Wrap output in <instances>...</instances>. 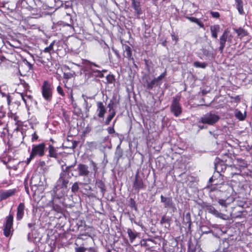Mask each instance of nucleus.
<instances>
[{
    "label": "nucleus",
    "instance_id": "nucleus-1",
    "mask_svg": "<svg viewBox=\"0 0 252 252\" xmlns=\"http://www.w3.org/2000/svg\"><path fill=\"white\" fill-rule=\"evenodd\" d=\"M215 168L216 172H214L212 177L209 180V183H211V187L210 188V195L212 196L213 192L216 190L219 189L221 187V186H223L225 188H228L229 189H231V188L229 187L227 184H224V180L223 176L220 173V172L222 171L223 170L226 169V166L224 165H222V163H215Z\"/></svg>",
    "mask_w": 252,
    "mask_h": 252
},
{
    "label": "nucleus",
    "instance_id": "nucleus-2",
    "mask_svg": "<svg viewBox=\"0 0 252 252\" xmlns=\"http://www.w3.org/2000/svg\"><path fill=\"white\" fill-rule=\"evenodd\" d=\"M45 144L41 143L38 145H33L30 157L27 160V164H28L31 160L35 156L41 157L44 155Z\"/></svg>",
    "mask_w": 252,
    "mask_h": 252
},
{
    "label": "nucleus",
    "instance_id": "nucleus-3",
    "mask_svg": "<svg viewBox=\"0 0 252 252\" xmlns=\"http://www.w3.org/2000/svg\"><path fill=\"white\" fill-rule=\"evenodd\" d=\"M76 170L78 172V176L84 177V182H80V185H88L90 183V180L88 178L90 173L88 166L84 164H79L77 165Z\"/></svg>",
    "mask_w": 252,
    "mask_h": 252
},
{
    "label": "nucleus",
    "instance_id": "nucleus-4",
    "mask_svg": "<svg viewBox=\"0 0 252 252\" xmlns=\"http://www.w3.org/2000/svg\"><path fill=\"white\" fill-rule=\"evenodd\" d=\"M42 94L44 98L48 101H50L52 98L53 89L52 86L47 81H44L41 87Z\"/></svg>",
    "mask_w": 252,
    "mask_h": 252
},
{
    "label": "nucleus",
    "instance_id": "nucleus-5",
    "mask_svg": "<svg viewBox=\"0 0 252 252\" xmlns=\"http://www.w3.org/2000/svg\"><path fill=\"white\" fill-rule=\"evenodd\" d=\"M220 119L219 115L214 113H209L204 115L200 118V122L203 124L213 125Z\"/></svg>",
    "mask_w": 252,
    "mask_h": 252
},
{
    "label": "nucleus",
    "instance_id": "nucleus-6",
    "mask_svg": "<svg viewBox=\"0 0 252 252\" xmlns=\"http://www.w3.org/2000/svg\"><path fill=\"white\" fill-rule=\"evenodd\" d=\"M171 112L176 117H179L182 113V108L177 98H174L170 106Z\"/></svg>",
    "mask_w": 252,
    "mask_h": 252
},
{
    "label": "nucleus",
    "instance_id": "nucleus-7",
    "mask_svg": "<svg viewBox=\"0 0 252 252\" xmlns=\"http://www.w3.org/2000/svg\"><path fill=\"white\" fill-rule=\"evenodd\" d=\"M71 176L67 173H60V177L57 181L56 185L62 188H67L69 180Z\"/></svg>",
    "mask_w": 252,
    "mask_h": 252
},
{
    "label": "nucleus",
    "instance_id": "nucleus-8",
    "mask_svg": "<svg viewBox=\"0 0 252 252\" xmlns=\"http://www.w3.org/2000/svg\"><path fill=\"white\" fill-rule=\"evenodd\" d=\"M161 202L164 203V207L170 208L173 212L177 210L175 204L173 202L171 197H164L163 195L160 196Z\"/></svg>",
    "mask_w": 252,
    "mask_h": 252
},
{
    "label": "nucleus",
    "instance_id": "nucleus-9",
    "mask_svg": "<svg viewBox=\"0 0 252 252\" xmlns=\"http://www.w3.org/2000/svg\"><path fill=\"white\" fill-rule=\"evenodd\" d=\"M67 188H62L61 186H58L56 184V186L53 189V191L54 193L55 196L58 198H61L63 197L66 193Z\"/></svg>",
    "mask_w": 252,
    "mask_h": 252
},
{
    "label": "nucleus",
    "instance_id": "nucleus-10",
    "mask_svg": "<svg viewBox=\"0 0 252 252\" xmlns=\"http://www.w3.org/2000/svg\"><path fill=\"white\" fill-rule=\"evenodd\" d=\"M228 36V32L225 30L222 35L220 37V46L219 47V51L221 53H222L224 48L225 46V43Z\"/></svg>",
    "mask_w": 252,
    "mask_h": 252
},
{
    "label": "nucleus",
    "instance_id": "nucleus-11",
    "mask_svg": "<svg viewBox=\"0 0 252 252\" xmlns=\"http://www.w3.org/2000/svg\"><path fill=\"white\" fill-rule=\"evenodd\" d=\"M97 116L100 118H103L106 112V108L102 102L98 101L96 103Z\"/></svg>",
    "mask_w": 252,
    "mask_h": 252
},
{
    "label": "nucleus",
    "instance_id": "nucleus-12",
    "mask_svg": "<svg viewBox=\"0 0 252 252\" xmlns=\"http://www.w3.org/2000/svg\"><path fill=\"white\" fill-rule=\"evenodd\" d=\"M123 56L128 60L133 61V58L132 56V49L128 45L125 44L123 45Z\"/></svg>",
    "mask_w": 252,
    "mask_h": 252
},
{
    "label": "nucleus",
    "instance_id": "nucleus-13",
    "mask_svg": "<svg viewBox=\"0 0 252 252\" xmlns=\"http://www.w3.org/2000/svg\"><path fill=\"white\" fill-rule=\"evenodd\" d=\"M133 188L135 189L139 190L144 188V184L142 179L139 176L137 173L135 176V179L133 182Z\"/></svg>",
    "mask_w": 252,
    "mask_h": 252
},
{
    "label": "nucleus",
    "instance_id": "nucleus-14",
    "mask_svg": "<svg viewBox=\"0 0 252 252\" xmlns=\"http://www.w3.org/2000/svg\"><path fill=\"white\" fill-rule=\"evenodd\" d=\"M131 6L134 9L135 12L138 15L142 14V10L141 8V0H131Z\"/></svg>",
    "mask_w": 252,
    "mask_h": 252
},
{
    "label": "nucleus",
    "instance_id": "nucleus-15",
    "mask_svg": "<svg viewBox=\"0 0 252 252\" xmlns=\"http://www.w3.org/2000/svg\"><path fill=\"white\" fill-rule=\"evenodd\" d=\"M25 205L24 203H20L17 208L16 219L20 220L22 219L24 215Z\"/></svg>",
    "mask_w": 252,
    "mask_h": 252
},
{
    "label": "nucleus",
    "instance_id": "nucleus-16",
    "mask_svg": "<svg viewBox=\"0 0 252 252\" xmlns=\"http://www.w3.org/2000/svg\"><path fill=\"white\" fill-rule=\"evenodd\" d=\"M16 191L15 189H9L0 193V200H4L14 195Z\"/></svg>",
    "mask_w": 252,
    "mask_h": 252
},
{
    "label": "nucleus",
    "instance_id": "nucleus-17",
    "mask_svg": "<svg viewBox=\"0 0 252 252\" xmlns=\"http://www.w3.org/2000/svg\"><path fill=\"white\" fill-rule=\"evenodd\" d=\"M220 29L219 25H215L211 26L210 31L211 32L212 36L214 38H217L218 37V33L219 32Z\"/></svg>",
    "mask_w": 252,
    "mask_h": 252
},
{
    "label": "nucleus",
    "instance_id": "nucleus-18",
    "mask_svg": "<svg viewBox=\"0 0 252 252\" xmlns=\"http://www.w3.org/2000/svg\"><path fill=\"white\" fill-rule=\"evenodd\" d=\"M236 3V7L240 14L243 15L244 14L243 10V3L242 0H235Z\"/></svg>",
    "mask_w": 252,
    "mask_h": 252
},
{
    "label": "nucleus",
    "instance_id": "nucleus-19",
    "mask_svg": "<svg viewBox=\"0 0 252 252\" xmlns=\"http://www.w3.org/2000/svg\"><path fill=\"white\" fill-rule=\"evenodd\" d=\"M13 221V216L12 214H9L6 218V222L4 226L8 227H12Z\"/></svg>",
    "mask_w": 252,
    "mask_h": 252
},
{
    "label": "nucleus",
    "instance_id": "nucleus-20",
    "mask_svg": "<svg viewBox=\"0 0 252 252\" xmlns=\"http://www.w3.org/2000/svg\"><path fill=\"white\" fill-rule=\"evenodd\" d=\"M146 88L149 90L152 89L155 85L157 86V81L155 78L151 81H149L148 79H146Z\"/></svg>",
    "mask_w": 252,
    "mask_h": 252
},
{
    "label": "nucleus",
    "instance_id": "nucleus-21",
    "mask_svg": "<svg viewBox=\"0 0 252 252\" xmlns=\"http://www.w3.org/2000/svg\"><path fill=\"white\" fill-rule=\"evenodd\" d=\"M235 116L239 120L243 121L246 118V113L245 112L243 114L240 111L236 110L235 111Z\"/></svg>",
    "mask_w": 252,
    "mask_h": 252
},
{
    "label": "nucleus",
    "instance_id": "nucleus-22",
    "mask_svg": "<svg viewBox=\"0 0 252 252\" xmlns=\"http://www.w3.org/2000/svg\"><path fill=\"white\" fill-rule=\"evenodd\" d=\"M109 114L107 116L105 121V124L106 125H108L110 124V122L112 121V119L114 117V116L116 115V111H113L112 112H109Z\"/></svg>",
    "mask_w": 252,
    "mask_h": 252
},
{
    "label": "nucleus",
    "instance_id": "nucleus-23",
    "mask_svg": "<svg viewBox=\"0 0 252 252\" xmlns=\"http://www.w3.org/2000/svg\"><path fill=\"white\" fill-rule=\"evenodd\" d=\"M49 156L52 158H57V153L55 148L51 145L49 146Z\"/></svg>",
    "mask_w": 252,
    "mask_h": 252
},
{
    "label": "nucleus",
    "instance_id": "nucleus-24",
    "mask_svg": "<svg viewBox=\"0 0 252 252\" xmlns=\"http://www.w3.org/2000/svg\"><path fill=\"white\" fill-rule=\"evenodd\" d=\"M96 185L97 187L100 189L101 191L103 193L105 190V186L103 182L100 180L96 181Z\"/></svg>",
    "mask_w": 252,
    "mask_h": 252
},
{
    "label": "nucleus",
    "instance_id": "nucleus-25",
    "mask_svg": "<svg viewBox=\"0 0 252 252\" xmlns=\"http://www.w3.org/2000/svg\"><path fill=\"white\" fill-rule=\"evenodd\" d=\"M187 18L191 22L196 23L201 28L204 27V24L200 20L195 17H187Z\"/></svg>",
    "mask_w": 252,
    "mask_h": 252
},
{
    "label": "nucleus",
    "instance_id": "nucleus-26",
    "mask_svg": "<svg viewBox=\"0 0 252 252\" xmlns=\"http://www.w3.org/2000/svg\"><path fill=\"white\" fill-rule=\"evenodd\" d=\"M166 75V71L165 70L164 72H163L160 75H159L157 78H155L157 81V86L160 85L161 84V81L162 79H163Z\"/></svg>",
    "mask_w": 252,
    "mask_h": 252
},
{
    "label": "nucleus",
    "instance_id": "nucleus-27",
    "mask_svg": "<svg viewBox=\"0 0 252 252\" xmlns=\"http://www.w3.org/2000/svg\"><path fill=\"white\" fill-rule=\"evenodd\" d=\"M170 218L169 217H167L165 215H164L162 217V218L160 220V223L161 224H163L164 223H167L169 226L170 225Z\"/></svg>",
    "mask_w": 252,
    "mask_h": 252
},
{
    "label": "nucleus",
    "instance_id": "nucleus-28",
    "mask_svg": "<svg viewBox=\"0 0 252 252\" xmlns=\"http://www.w3.org/2000/svg\"><path fill=\"white\" fill-rule=\"evenodd\" d=\"M127 233L128 235V236L129 237V240L131 243H132L133 241L135 239L136 236L135 234L132 231L131 229H127Z\"/></svg>",
    "mask_w": 252,
    "mask_h": 252
},
{
    "label": "nucleus",
    "instance_id": "nucleus-29",
    "mask_svg": "<svg viewBox=\"0 0 252 252\" xmlns=\"http://www.w3.org/2000/svg\"><path fill=\"white\" fill-rule=\"evenodd\" d=\"M19 94L25 104H27L28 99L31 100L32 99V96L30 95L24 94L23 93H20Z\"/></svg>",
    "mask_w": 252,
    "mask_h": 252
},
{
    "label": "nucleus",
    "instance_id": "nucleus-30",
    "mask_svg": "<svg viewBox=\"0 0 252 252\" xmlns=\"http://www.w3.org/2000/svg\"><path fill=\"white\" fill-rule=\"evenodd\" d=\"M235 31L238 35L244 36L247 35V32L245 30L241 28L235 30Z\"/></svg>",
    "mask_w": 252,
    "mask_h": 252
},
{
    "label": "nucleus",
    "instance_id": "nucleus-31",
    "mask_svg": "<svg viewBox=\"0 0 252 252\" xmlns=\"http://www.w3.org/2000/svg\"><path fill=\"white\" fill-rule=\"evenodd\" d=\"M209 213L212 214L216 216L219 215L218 211L213 206H209L207 208Z\"/></svg>",
    "mask_w": 252,
    "mask_h": 252
},
{
    "label": "nucleus",
    "instance_id": "nucleus-32",
    "mask_svg": "<svg viewBox=\"0 0 252 252\" xmlns=\"http://www.w3.org/2000/svg\"><path fill=\"white\" fill-rule=\"evenodd\" d=\"M79 185H80V182L78 183L77 182H75L71 187V191L73 193L77 192L79 189Z\"/></svg>",
    "mask_w": 252,
    "mask_h": 252
},
{
    "label": "nucleus",
    "instance_id": "nucleus-33",
    "mask_svg": "<svg viewBox=\"0 0 252 252\" xmlns=\"http://www.w3.org/2000/svg\"><path fill=\"white\" fill-rule=\"evenodd\" d=\"M185 221L189 224V227H190V225L191 224V217H190V214L189 213H186L185 217Z\"/></svg>",
    "mask_w": 252,
    "mask_h": 252
},
{
    "label": "nucleus",
    "instance_id": "nucleus-34",
    "mask_svg": "<svg viewBox=\"0 0 252 252\" xmlns=\"http://www.w3.org/2000/svg\"><path fill=\"white\" fill-rule=\"evenodd\" d=\"M11 227L4 226L3 233L6 237H9L11 234Z\"/></svg>",
    "mask_w": 252,
    "mask_h": 252
},
{
    "label": "nucleus",
    "instance_id": "nucleus-35",
    "mask_svg": "<svg viewBox=\"0 0 252 252\" xmlns=\"http://www.w3.org/2000/svg\"><path fill=\"white\" fill-rule=\"evenodd\" d=\"M194 66L196 67H200L204 68L206 66V64L204 63H200L198 62H195L194 63Z\"/></svg>",
    "mask_w": 252,
    "mask_h": 252
},
{
    "label": "nucleus",
    "instance_id": "nucleus-36",
    "mask_svg": "<svg viewBox=\"0 0 252 252\" xmlns=\"http://www.w3.org/2000/svg\"><path fill=\"white\" fill-rule=\"evenodd\" d=\"M72 166H73L72 165H71V166H66L65 168V169H64L63 168V166L62 165V171L61 173H67L68 175H69L70 169Z\"/></svg>",
    "mask_w": 252,
    "mask_h": 252
},
{
    "label": "nucleus",
    "instance_id": "nucleus-37",
    "mask_svg": "<svg viewBox=\"0 0 252 252\" xmlns=\"http://www.w3.org/2000/svg\"><path fill=\"white\" fill-rule=\"evenodd\" d=\"M114 104V100L111 99L110 100L109 104L107 105V107L109 108V112H112L113 111H115V110L113 108V105Z\"/></svg>",
    "mask_w": 252,
    "mask_h": 252
},
{
    "label": "nucleus",
    "instance_id": "nucleus-38",
    "mask_svg": "<svg viewBox=\"0 0 252 252\" xmlns=\"http://www.w3.org/2000/svg\"><path fill=\"white\" fill-rule=\"evenodd\" d=\"M35 222L29 223L28 224V227L30 229L31 232H32L35 229Z\"/></svg>",
    "mask_w": 252,
    "mask_h": 252
},
{
    "label": "nucleus",
    "instance_id": "nucleus-39",
    "mask_svg": "<svg viewBox=\"0 0 252 252\" xmlns=\"http://www.w3.org/2000/svg\"><path fill=\"white\" fill-rule=\"evenodd\" d=\"M53 45H54V43H51L50 45L48 47H47L44 49V52L49 53L53 49Z\"/></svg>",
    "mask_w": 252,
    "mask_h": 252
},
{
    "label": "nucleus",
    "instance_id": "nucleus-40",
    "mask_svg": "<svg viewBox=\"0 0 252 252\" xmlns=\"http://www.w3.org/2000/svg\"><path fill=\"white\" fill-rule=\"evenodd\" d=\"M90 67H91V66ZM91 69L92 70L93 72L97 73V74H96V76L100 77H103V74L102 73L101 71L97 70V69H92V68H91Z\"/></svg>",
    "mask_w": 252,
    "mask_h": 252
},
{
    "label": "nucleus",
    "instance_id": "nucleus-41",
    "mask_svg": "<svg viewBox=\"0 0 252 252\" xmlns=\"http://www.w3.org/2000/svg\"><path fill=\"white\" fill-rule=\"evenodd\" d=\"M57 92L61 94L62 96H64L65 94L63 92V88L60 86H58L57 88Z\"/></svg>",
    "mask_w": 252,
    "mask_h": 252
},
{
    "label": "nucleus",
    "instance_id": "nucleus-42",
    "mask_svg": "<svg viewBox=\"0 0 252 252\" xmlns=\"http://www.w3.org/2000/svg\"><path fill=\"white\" fill-rule=\"evenodd\" d=\"M210 14L211 16L215 18H219L220 17V13L218 12L211 11Z\"/></svg>",
    "mask_w": 252,
    "mask_h": 252
},
{
    "label": "nucleus",
    "instance_id": "nucleus-43",
    "mask_svg": "<svg viewBox=\"0 0 252 252\" xmlns=\"http://www.w3.org/2000/svg\"><path fill=\"white\" fill-rule=\"evenodd\" d=\"M73 74L71 73H63V78L65 79H70L72 77H73Z\"/></svg>",
    "mask_w": 252,
    "mask_h": 252
},
{
    "label": "nucleus",
    "instance_id": "nucleus-44",
    "mask_svg": "<svg viewBox=\"0 0 252 252\" xmlns=\"http://www.w3.org/2000/svg\"><path fill=\"white\" fill-rule=\"evenodd\" d=\"M87 248L82 247L75 248V252H85Z\"/></svg>",
    "mask_w": 252,
    "mask_h": 252
},
{
    "label": "nucleus",
    "instance_id": "nucleus-45",
    "mask_svg": "<svg viewBox=\"0 0 252 252\" xmlns=\"http://www.w3.org/2000/svg\"><path fill=\"white\" fill-rule=\"evenodd\" d=\"M90 163H91V164L92 165V166L93 167V169L94 173H95L97 171V168L96 167V164L93 160H92L90 162Z\"/></svg>",
    "mask_w": 252,
    "mask_h": 252
},
{
    "label": "nucleus",
    "instance_id": "nucleus-46",
    "mask_svg": "<svg viewBox=\"0 0 252 252\" xmlns=\"http://www.w3.org/2000/svg\"><path fill=\"white\" fill-rule=\"evenodd\" d=\"M24 63L28 66L29 69H31L32 68V65L29 63L27 60H25L23 61Z\"/></svg>",
    "mask_w": 252,
    "mask_h": 252
},
{
    "label": "nucleus",
    "instance_id": "nucleus-47",
    "mask_svg": "<svg viewBox=\"0 0 252 252\" xmlns=\"http://www.w3.org/2000/svg\"><path fill=\"white\" fill-rule=\"evenodd\" d=\"M38 138V135L36 134V132H34L32 135V141L33 142V141L37 140Z\"/></svg>",
    "mask_w": 252,
    "mask_h": 252
},
{
    "label": "nucleus",
    "instance_id": "nucleus-48",
    "mask_svg": "<svg viewBox=\"0 0 252 252\" xmlns=\"http://www.w3.org/2000/svg\"><path fill=\"white\" fill-rule=\"evenodd\" d=\"M5 116V113L0 111V125L2 124L1 119Z\"/></svg>",
    "mask_w": 252,
    "mask_h": 252
},
{
    "label": "nucleus",
    "instance_id": "nucleus-49",
    "mask_svg": "<svg viewBox=\"0 0 252 252\" xmlns=\"http://www.w3.org/2000/svg\"><path fill=\"white\" fill-rule=\"evenodd\" d=\"M107 130L109 134H112L115 132V130L113 127H109L107 128Z\"/></svg>",
    "mask_w": 252,
    "mask_h": 252
},
{
    "label": "nucleus",
    "instance_id": "nucleus-50",
    "mask_svg": "<svg viewBox=\"0 0 252 252\" xmlns=\"http://www.w3.org/2000/svg\"><path fill=\"white\" fill-rule=\"evenodd\" d=\"M219 203L222 206H224V207H226V202H225V201L224 200H223V199H220L219 200Z\"/></svg>",
    "mask_w": 252,
    "mask_h": 252
},
{
    "label": "nucleus",
    "instance_id": "nucleus-51",
    "mask_svg": "<svg viewBox=\"0 0 252 252\" xmlns=\"http://www.w3.org/2000/svg\"><path fill=\"white\" fill-rule=\"evenodd\" d=\"M130 206L131 207H133L135 206V201L132 198H130Z\"/></svg>",
    "mask_w": 252,
    "mask_h": 252
},
{
    "label": "nucleus",
    "instance_id": "nucleus-52",
    "mask_svg": "<svg viewBox=\"0 0 252 252\" xmlns=\"http://www.w3.org/2000/svg\"><path fill=\"white\" fill-rule=\"evenodd\" d=\"M87 250H88L89 252H97L96 249L92 247L87 248Z\"/></svg>",
    "mask_w": 252,
    "mask_h": 252
},
{
    "label": "nucleus",
    "instance_id": "nucleus-53",
    "mask_svg": "<svg viewBox=\"0 0 252 252\" xmlns=\"http://www.w3.org/2000/svg\"><path fill=\"white\" fill-rule=\"evenodd\" d=\"M21 82L22 84L24 85V87L26 89H28L29 88V85L28 84H27L24 81L21 80Z\"/></svg>",
    "mask_w": 252,
    "mask_h": 252
},
{
    "label": "nucleus",
    "instance_id": "nucleus-54",
    "mask_svg": "<svg viewBox=\"0 0 252 252\" xmlns=\"http://www.w3.org/2000/svg\"><path fill=\"white\" fill-rule=\"evenodd\" d=\"M87 62L88 63V64H90L91 65H94V66H96L97 67H98V68H100L101 67L99 65H98V64H96L95 63H92V62H91L90 61H87Z\"/></svg>",
    "mask_w": 252,
    "mask_h": 252
},
{
    "label": "nucleus",
    "instance_id": "nucleus-55",
    "mask_svg": "<svg viewBox=\"0 0 252 252\" xmlns=\"http://www.w3.org/2000/svg\"><path fill=\"white\" fill-rule=\"evenodd\" d=\"M65 25H66L67 27H68L69 28V29L71 31V32H73V26L72 25V23L66 24Z\"/></svg>",
    "mask_w": 252,
    "mask_h": 252
},
{
    "label": "nucleus",
    "instance_id": "nucleus-56",
    "mask_svg": "<svg viewBox=\"0 0 252 252\" xmlns=\"http://www.w3.org/2000/svg\"><path fill=\"white\" fill-rule=\"evenodd\" d=\"M203 227H202V228H201V231L202 232V233H206V234H207V233H210V232H211V230H210L209 229H208V230H205V231H204V230H203Z\"/></svg>",
    "mask_w": 252,
    "mask_h": 252
},
{
    "label": "nucleus",
    "instance_id": "nucleus-57",
    "mask_svg": "<svg viewBox=\"0 0 252 252\" xmlns=\"http://www.w3.org/2000/svg\"><path fill=\"white\" fill-rule=\"evenodd\" d=\"M207 93V91L205 90H203L202 91V94L203 95H205Z\"/></svg>",
    "mask_w": 252,
    "mask_h": 252
},
{
    "label": "nucleus",
    "instance_id": "nucleus-58",
    "mask_svg": "<svg viewBox=\"0 0 252 252\" xmlns=\"http://www.w3.org/2000/svg\"><path fill=\"white\" fill-rule=\"evenodd\" d=\"M204 101V99L203 98H202L201 100H200V102L202 103ZM201 105H203L204 104L203 103H201Z\"/></svg>",
    "mask_w": 252,
    "mask_h": 252
},
{
    "label": "nucleus",
    "instance_id": "nucleus-59",
    "mask_svg": "<svg viewBox=\"0 0 252 252\" xmlns=\"http://www.w3.org/2000/svg\"><path fill=\"white\" fill-rule=\"evenodd\" d=\"M25 189L26 190L27 192L29 193V189L26 186H25Z\"/></svg>",
    "mask_w": 252,
    "mask_h": 252
},
{
    "label": "nucleus",
    "instance_id": "nucleus-60",
    "mask_svg": "<svg viewBox=\"0 0 252 252\" xmlns=\"http://www.w3.org/2000/svg\"><path fill=\"white\" fill-rule=\"evenodd\" d=\"M132 62H133V65H134L135 67H136V68H137V65L134 63V61H132Z\"/></svg>",
    "mask_w": 252,
    "mask_h": 252
},
{
    "label": "nucleus",
    "instance_id": "nucleus-61",
    "mask_svg": "<svg viewBox=\"0 0 252 252\" xmlns=\"http://www.w3.org/2000/svg\"><path fill=\"white\" fill-rule=\"evenodd\" d=\"M53 208H54V210H56V211H58V210H57V209H56V206H54L53 207ZM58 208V206H57V208Z\"/></svg>",
    "mask_w": 252,
    "mask_h": 252
},
{
    "label": "nucleus",
    "instance_id": "nucleus-62",
    "mask_svg": "<svg viewBox=\"0 0 252 252\" xmlns=\"http://www.w3.org/2000/svg\"><path fill=\"white\" fill-rule=\"evenodd\" d=\"M107 252H111V251L110 250H109Z\"/></svg>",
    "mask_w": 252,
    "mask_h": 252
},
{
    "label": "nucleus",
    "instance_id": "nucleus-63",
    "mask_svg": "<svg viewBox=\"0 0 252 252\" xmlns=\"http://www.w3.org/2000/svg\"><path fill=\"white\" fill-rule=\"evenodd\" d=\"M116 120L114 121L113 125H114L115 123L116 122Z\"/></svg>",
    "mask_w": 252,
    "mask_h": 252
},
{
    "label": "nucleus",
    "instance_id": "nucleus-64",
    "mask_svg": "<svg viewBox=\"0 0 252 252\" xmlns=\"http://www.w3.org/2000/svg\"><path fill=\"white\" fill-rule=\"evenodd\" d=\"M116 55H117L118 56H119V54H118L117 53H116Z\"/></svg>",
    "mask_w": 252,
    "mask_h": 252
}]
</instances>
